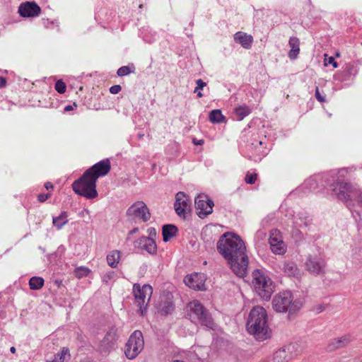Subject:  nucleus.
<instances>
[{
    "mask_svg": "<svg viewBox=\"0 0 362 362\" xmlns=\"http://www.w3.org/2000/svg\"><path fill=\"white\" fill-rule=\"evenodd\" d=\"M144 340L141 332L134 331L130 336L125 349V355L129 359L136 357L143 350Z\"/></svg>",
    "mask_w": 362,
    "mask_h": 362,
    "instance_id": "5",
    "label": "nucleus"
},
{
    "mask_svg": "<svg viewBox=\"0 0 362 362\" xmlns=\"http://www.w3.org/2000/svg\"><path fill=\"white\" fill-rule=\"evenodd\" d=\"M209 120L212 123H221L225 122V117L220 110H214L209 114Z\"/></svg>",
    "mask_w": 362,
    "mask_h": 362,
    "instance_id": "22",
    "label": "nucleus"
},
{
    "mask_svg": "<svg viewBox=\"0 0 362 362\" xmlns=\"http://www.w3.org/2000/svg\"><path fill=\"white\" fill-rule=\"evenodd\" d=\"M96 180L92 175L86 176L85 173L82 177L73 183V190L77 194L88 199L95 198L98 196Z\"/></svg>",
    "mask_w": 362,
    "mask_h": 362,
    "instance_id": "3",
    "label": "nucleus"
},
{
    "mask_svg": "<svg viewBox=\"0 0 362 362\" xmlns=\"http://www.w3.org/2000/svg\"><path fill=\"white\" fill-rule=\"evenodd\" d=\"M290 358L286 349L278 350L274 355L276 362H286Z\"/></svg>",
    "mask_w": 362,
    "mask_h": 362,
    "instance_id": "24",
    "label": "nucleus"
},
{
    "mask_svg": "<svg viewBox=\"0 0 362 362\" xmlns=\"http://www.w3.org/2000/svg\"><path fill=\"white\" fill-rule=\"evenodd\" d=\"M217 248L226 260L246 252L243 241L239 236L232 233H226L221 237Z\"/></svg>",
    "mask_w": 362,
    "mask_h": 362,
    "instance_id": "2",
    "label": "nucleus"
},
{
    "mask_svg": "<svg viewBox=\"0 0 362 362\" xmlns=\"http://www.w3.org/2000/svg\"><path fill=\"white\" fill-rule=\"evenodd\" d=\"M133 293L136 303L140 306L141 312L144 313L151 297L153 293L152 287L148 284L141 286L140 284H135L133 286Z\"/></svg>",
    "mask_w": 362,
    "mask_h": 362,
    "instance_id": "7",
    "label": "nucleus"
},
{
    "mask_svg": "<svg viewBox=\"0 0 362 362\" xmlns=\"http://www.w3.org/2000/svg\"><path fill=\"white\" fill-rule=\"evenodd\" d=\"M129 216L146 221L150 218V213L146 205L142 202L132 204L127 211Z\"/></svg>",
    "mask_w": 362,
    "mask_h": 362,
    "instance_id": "11",
    "label": "nucleus"
},
{
    "mask_svg": "<svg viewBox=\"0 0 362 362\" xmlns=\"http://www.w3.org/2000/svg\"><path fill=\"white\" fill-rule=\"evenodd\" d=\"M70 354L67 348H63L62 351L58 354L54 358L55 362H64L66 358H69Z\"/></svg>",
    "mask_w": 362,
    "mask_h": 362,
    "instance_id": "26",
    "label": "nucleus"
},
{
    "mask_svg": "<svg viewBox=\"0 0 362 362\" xmlns=\"http://www.w3.org/2000/svg\"><path fill=\"white\" fill-rule=\"evenodd\" d=\"M328 63L332 64L334 68L337 67V63L334 61V57H329L328 59Z\"/></svg>",
    "mask_w": 362,
    "mask_h": 362,
    "instance_id": "37",
    "label": "nucleus"
},
{
    "mask_svg": "<svg viewBox=\"0 0 362 362\" xmlns=\"http://www.w3.org/2000/svg\"><path fill=\"white\" fill-rule=\"evenodd\" d=\"M49 194H42L38 196V200L40 202H45L49 198Z\"/></svg>",
    "mask_w": 362,
    "mask_h": 362,
    "instance_id": "35",
    "label": "nucleus"
},
{
    "mask_svg": "<svg viewBox=\"0 0 362 362\" xmlns=\"http://www.w3.org/2000/svg\"><path fill=\"white\" fill-rule=\"evenodd\" d=\"M231 270L238 276L243 277L247 274L248 257L246 252L226 260Z\"/></svg>",
    "mask_w": 362,
    "mask_h": 362,
    "instance_id": "8",
    "label": "nucleus"
},
{
    "mask_svg": "<svg viewBox=\"0 0 362 362\" xmlns=\"http://www.w3.org/2000/svg\"><path fill=\"white\" fill-rule=\"evenodd\" d=\"M10 350H11V353H13V354L16 353V348L15 347L12 346Z\"/></svg>",
    "mask_w": 362,
    "mask_h": 362,
    "instance_id": "44",
    "label": "nucleus"
},
{
    "mask_svg": "<svg viewBox=\"0 0 362 362\" xmlns=\"http://www.w3.org/2000/svg\"><path fill=\"white\" fill-rule=\"evenodd\" d=\"M206 276L202 273H192L187 275L184 278L185 284L196 291H202L205 289Z\"/></svg>",
    "mask_w": 362,
    "mask_h": 362,
    "instance_id": "10",
    "label": "nucleus"
},
{
    "mask_svg": "<svg viewBox=\"0 0 362 362\" xmlns=\"http://www.w3.org/2000/svg\"><path fill=\"white\" fill-rule=\"evenodd\" d=\"M110 170V161L106 159L98 162L86 171V176L92 175L95 180L100 176H104Z\"/></svg>",
    "mask_w": 362,
    "mask_h": 362,
    "instance_id": "14",
    "label": "nucleus"
},
{
    "mask_svg": "<svg viewBox=\"0 0 362 362\" xmlns=\"http://www.w3.org/2000/svg\"><path fill=\"white\" fill-rule=\"evenodd\" d=\"M40 12V6L34 1L23 3L18 7V13L23 18L37 16Z\"/></svg>",
    "mask_w": 362,
    "mask_h": 362,
    "instance_id": "15",
    "label": "nucleus"
},
{
    "mask_svg": "<svg viewBox=\"0 0 362 362\" xmlns=\"http://www.w3.org/2000/svg\"><path fill=\"white\" fill-rule=\"evenodd\" d=\"M146 249L150 253L156 252V246L155 243L152 240H151V239L148 240V245Z\"/></svg>",
    "mask_w": 362,
    "mask_h": 362,
    "instance_id": "33",
    "label": "nucleus"
},
{
    "mask_svg": "<svg viewBox=\"0 0 362 362\" xmlns=\"http://www.w3.org/2000/svg\"><path fill=\"white\" fill-rule=\"evenodd\" d=\"M307 268L312 272H318L321 269V265L319 262L310 259L306 264Z\"/></svg>",
    "mask_w": 362,
    "mask_h": 362,
    "instance_id": "25",
    "label": "nucleus"
},
{
    "mask_svg": "<svg viewBox=\"0 0 362 362\" xmlns=\"http://www.w3.org/2000/svg\"><path fill=\"white\" fill-rule=\"evenodd\" d=\"M193 143L195 144V145H202L204 144V141L202 139H200V140H194L193 141Z\"/></svg>",
    "mask_w": 362,
    "mask_h": 362,
    "instance_id": "40",
    "label": "nucleus"
},
{
    "mask_svg": "<svg viewBox=\"0 0 362 362\" xmlns=\"http://www.w3.org/2000/svg\"><path fill=\"white\" fill-rule=\"evenodd\" d=\"M291 49L288 52V57L291 59H296L300 52V40L296 37H292L289 40Z\"/></svg>",
    "mask_w": 362,
    "mask_h": 362,
    "instance_id": "18",
    "label": "nucleus"
},
{
    "mask_svg": "<svg viewBox=\"0 0 362 362\" xmlns=\"http://www.w3.org/2000/svg\"><path fill=\"white\" fill-rule=\"evenodd\" d=\"M174 362H185V361L177 360V361H175Z\"/></svg>",
    "mask_w": 362,
    "mask_h": 362,
    "instance_id": "45",
    "label": "nucleus"
},
{
    "mask_svg": "<svg viewBox=\"0 0 362 362\" xmlns=\"http://www.w3.org/2000/svg\"><path fill=\"white\" fill-rule=\"evenodd\" d=\"M121 252L119 250L111 251L106 257L108 265L112 268H116L120 261Z\"/></svg>",
    "mask_w": 362,
    "mask_h": 362,
    "instance_id": "19",
    "label": "nucleus"
},
{
    "mask_svg": "<svg viewBox=\"0 0 362 362\" xmlns=\"http://www.w3.org/2000/svg\"><path fill=\"white\" fill-rule=\"evenodd\" d=\"M253 288L255 292L263 299L268 300L273 293L272 283L269 277L259 270L252 273Z\"/></svg>",
    "mask_w": 362,
    "mask_h": 362,
    "instance_id": "4",
    "label": "nucleus"
},
{
    "mask_svg": "<svg viewBox=\"0 0 362 362\" xmlns=\"http://www.w3.org/2000/svg\"><path fill=\"white\" fill-rule=\"evenodd\" d=\"M74 108L71 105H66L65 107H64V110L65 111H71Z\"/></svg>",
    "mask_w": 362,
    "mask_h": 362,
    "instance_id": "42",
    "label": "nucleus"
},
{
    "mask_svg": "<svg viewBox=\"0 0 362 362\" xmlns=\"http://www.w3.org/2000/svg\"><path fill=\"white\" fill-rule=\"evenodd\" d=\"M45 187L47 189H53V185L50 182H47L45 184Z\"/></svg>",
    "mask_w": 362,
    "mask_h": 362,
    "instance_id": "41",
    "label": "nucleus"
},
{
    "mask_svg": "<svg viewBox=\"0 0 362 362\" xmlns=\"http://www.w3.org/2000/svg\"><path fill=\"white\" fill-rule=\"evenodd\" d=\"M74 272H75V275L78 278H83L84 276H88L90 274V271L87 267H80L76 268L75 269Z\"/></svg>",
    "mask_w": 362,
    "mask_h": 362,
    "instance_id": "28",
    "label": "nucleus"
},
{
    "mask_svg": "<svg viewBox=\"0 0 362 362\" xmlns=\"http://www.w3.org/2000/svg\"><path fill=\"white\" fill-rule=\"evenodd\" d=\"M235 112L239 117L240 120H242L250 113V110L245 106H240L235 109Z\"/></svg>",
    "mask_w": 362,
    "mask_h": 362,
    "instance_id": "27",
    "label": "nucleus"
},
{
    "mask_svg": "<svg viewBox=\"0 0 362 362\" xmlns=\"http://www.w3.org/2000/svg\"><path fill=\"white\" fill-rule=\"evenodd\" d=\"M269 245L272 251L276 255H283L286 251V246L284 243L281 233L278 230L271 232Z\"/></svg>",
    "mask_w": 362,
    "mask_h": 362,
    "instance_id": "13",
    "label": "nucleus"
},
{
    "mask_svg": "<svg viewBox=\"0 0 362 362\" xmlns=\"http://www.w3.org/2000/svg\"><path fill=\"white\" fill-rule=\"evenodd\" d=\"M150 234H156V230L154 228L150 229Z\"/></svg>",
    "mask_w": 362,
    "mask_h": 362,
    "instance_id": "43",
    "label": "nucleus"
},
{
    "mask_svg": "<svg viewBox=\"0 0 362 362\" xmlns=\"http://www.w3.org/2000/svg\"><path fill=\"white\" fill-rule=\"evenodd\" d=\"M187 309L200 318L204 314L203 306L198 301H192L187 305Z\"/></svg>",
    "mask_w": 362,
    "mask_h": 362,
    "instance_id": "20",
    "label": "nucleus"
},
{
    "mask_svg": "<svg viewBox=\"0 0 362 362\" xmlns=\"http://www.w3.org/2000/svg\"><path fill=\"white\" fill-rule=\"evenodd\" d=\"M197 84V87L194 89V93H197V96L201 98L202 97V93L201 91H198V90L202 89L206 86V83L202 80L198 79Z\"/></svg>",
    "mask_w": 362,
    "mask_h": 362,
    "instance_id": "30",
    "label": "nucleus"
},
{
    "mask_svg": "<svg viewBox=\"0 0 362 362\" xmlns=\"http://www.w3.org/2000/svg\"><path fill=\"white\" fill-rule=\"evenodd\" d=\"M315 96L316 98H317V100L320 102H324L325 101V98L323 97H322L319 93V89L318 88H316V90H315Z\"/></svg>",
    "mask_w": 362,
    "mask_h": 362,
    "instance_id": "36",
    "label": "nucleus"
},
{
    "mask_svg": "<svg viewBox=\"0 0 362 362\" xmlns=\"http://www.w3.org/2000/svg\"><path fill=\"white\" fill-rule=\"evenodd\" d=\"M121 86L119 85H115L110 87V92L112 94H117L121 90Z\"/></svg>",
    "mask_w": 362,
    "mask_h": 362,
    "instance_id": "34",
    "label": "nucleus"
},
{
    "mask_svg": "<svg viewBox=\"0 0 362 362\" xmlns=\"http://www.w3.org/2000/svg\"><path fill=\"white\" fill-rule=\"evenodd\" d=\"M197 214L203 218L213 211L214 202L206 194H200L194 199Z\"/></svg>",
    "mask_w": 362,
    "mask_h": 362,
    "instance_id": "9",
    "label": "nucleus"
},
{
    "mask_svg": "<svg viewBox=\"0 0 362 362\" xmlns=\"http://www.w3.org/2000/svg\"><path fill=\"white\" fill-rule=\"evenodd\" d=\"M44 279L40 276H33L29 281V286L31 290H39L44 286Z\"/></svg>",
    "mask_w": 362,
    "mask_h": 362,
    "instance_id": "23",
    "label": "nucleus"
},
{
    "mask_svg": "<svg viewBox=\"0 0 362 362\" xmlns=\"http://www.w3.org/2000/svg\"><path fill=\"white\" fill-rule=\"evenodd\" d=\"M235 40L245 48H250L252 42V37L245 33L238 32L234 36Z\"/></svg>",
    "mask_w": 362,
    "mask_h": 362,
    "instance_id": "17",
    "label": "nucleus"
},
{
    "mask_svg": "<svg viewBox=\"0 0 362 362\" xmlns=\"http://www.w3.org/2000/svg\"><path fill=\"white\" fill-rule=\"evenodd\" d=\"M257 178V173L247 174L245 176V180L247 184H254Z\"/></svg>",
    "mask_w": 362,
    "mask_h": 362,
    "instance_id": "31",
    "label": "nucleus"
},
{
    "mask_svg": "<svg viewBox=\"0 0 362 362\" xmlns=\"http://www.w3.org/2000/svg\"><path fill=\"white\" fill-rule=\"evenodd\" d=\"M132 71L129 66H122L117 70V74L119 76H124L128 75Z\"/></svg>",
    "mask_w": 362,
    "mask_h": 362,
    "instance_id": "32",
    "label": "nucleus"
},
{
    "mask_svg": "<svg viewBox=\"0 0 362 362\" xmlns=\"http://www.w3.org/2000/svg\"><path fill=\"white\" fill-rule=\"evenodd\" d=\"M66 84L61 80H59L55 83V89L59 93H64L66 91Z\"/></svg>",
    "mask_w": 362,
    "mask_h": 362,
    "instance_id": "29",
    "label": "nucleus"
},
{
    "mask_svg": "<svg viewBox=\"0 0 362 362\" xmlns=\"http://www.w3.org/2000/svg\"><path fill=\"white\" fill-rule=\"evenodd\" d=\"M174 207L179 216L186 217L187 212L190 211V201L184 192L177 193Z\"/></svg>",
    "mask_w": 362,
    "mask_h": 362,
    "instance_id": "12",
    "label": "nucleus"
},
{
    "mask_svg": "<svg viewBox=\"0 0 362 362\" xmlns=\"http://www.w3.org/2000/svg\"><path fill=\"white\" fill-rule=\"evenodd\" d=\"M246 327L247 332L257 340L264 341L270 337L267 313L262 307L257 306L252 309Z\"/></svg>",
    "mask_w": 362,
    "mask_h": 362,
    "instance_id": "1",
    "label": "nucleus"
},
{
    "mask_svg": "<svg viewBox=\"0 0 362 362\" xmlns=\"http://www.w3.org/2000/svg\"><path fill=\"white\" fill-rule=\"evenodd\" d=\"M274 307L280 313L294 312L299 308V306L293 301V296L289 292L279 293L274 299Z\"/></svg>",
    "mask_w": 362,
    "mask_h": 362,
    "instance_id": "6",
    "label": "nucleus"
},
{
    "mask_svg": "<svg viewBox=\"0 0 362 362\" xmlns=\"http://www.w3.org/2000/svg\"><path fill=\"white\" fill-rule=\"evenodd\" d=\"M349 341V339L346 337H341L339 340V342H341V345H345L346 344H347L348 342Z\"/></svg>",
    "mask_w": 362,
    "mask_h": 362,
    "instance_id": "38",
    "label": "nucleus"
},
{
    "mask_svg": "<svg viewBox=\"0 0 362 362\" xmlns=\"http://www.w3.org/2000/svg\"><path fill=\"white\" fill-rule=\"evenodd\" d=\"M163 241L165 243L170 241L177 233V228L173 224L165 225L162 230Z\"/></svg>",
    "mask_w": 362,
    "mask_h": 362,
    "instance_id": "16",
    "label": "nucleus"
},
{
    "mask_svg": "<svg viewBox=\"0 0 362 362\" xmlns=\"http://www.w3.org/2000/svg\"><path fill=\"white\" fill-rule=\"evenodd\" d=\"M67 222L68 219L66 212H62L59 216L53 218L52 220L53 225L58 229H61Z\"/></svg>",
    "mask_w": 362,
    "mask_h": 362,
    "instance_id": "21",
    "label": "nucleus"
},
{
    "mask_svg": "<svg viewBox=\"0 0 362 362\" xmlns=\"http://www.w3.org/2000/svg\"><path fill=\"white\" fill-rule=\"evenodd\" d=\"M6 84V78L0 76V87H4Z\"/></svg>",
    "mask_w": 362,
    "mask_h": 362,
    "instance_id": "39",
    "label": "nucleus"
}]
</instances>
